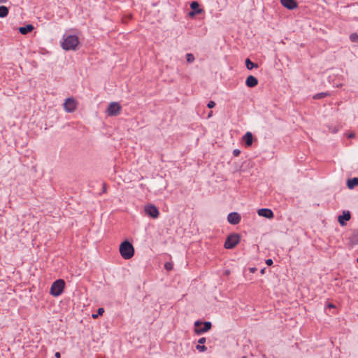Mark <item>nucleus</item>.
<instances>
[{"label": "nucleus", "mask_w": 358, "mask_h": 358, "mask_svg": "<svg viewBox=\"0 0 358 358\" xmlns=\"http://www.w3.org/2000/svg\"><path fill=\"white\" fill-rule=\"evenodd\" d=\"M119 250L124 259H129L134 255V248L128 241H124L120 244Z\"/></svg>", "instance_id": "nucleus-1"}, {"label": "nucleus", "mask_w": 358, "mask_h": 358, "mask_svg": "<svg viewBox=\"0 0 358 358\" xmlns=\"http://www.w3.org/2000/svg\"><path fill=\"white\" fill-rule=\"evenodd\" d=\"M79 43L78 38L75 35H69L62 43V47L65 50H76Z\"/></svg>", "instance_id": "nucleus-2"}, {"label": "nucleus", "mask_w": 358, "mask_h": 358, "mask_svg": "<svg viewBox=\"0 0 358 358\" xmlns=\"http://www.w3.org/2000/svg\"><path fill=\"white\" fill-rule=\"evenodd\" d=\"M65 281L62 279L55 280L51 285L50 293L54 296H59L64 292Z\"/></svg>", "instance_id": "nucleus-3"}, {"label": "nucleus", "mask_w": 358, "mask_h": 358, "mask_svg": "<svg viewBox=\"0 0 358 358\" xmlns=\"http://www.w3.org/2000/svg\"><path fill=\"white\" fill-rule=\"evenodd\" d=\"M212 324L210 322H201L197 320L194 322V333L196 335H201L208 331L211 329Z\"/></svg>", "instance_id": "nucleus-4"}, {"label": "nucleus", "mask_w": 358, "mask_h": 358, "mask_svg": "<svg viewBox=\"0 0 358 358\" xmlns=\"http://www.w3.org/2000/svg\"><path fill=\"white\" fill-rule=\"evenodd\" d=\"M241 241V236L238 234L233 233L229 234L225 240V248H234Z\"/></svg>", "instance_id": "nucleus-5"}, {"label": "nucleus", "mask_w": 358, "mask_h": 358, "mask_svg": "<svg viewBox=\"0 0 358 358\" xmlns=\"http://www.w3.org/2000/svg\"><path fill=\"white\" fill-rule=\"evenodd\" d=\"M122 106L117 102H112L109 104L106 112L109 116H116L121 112Z\"/></svg>", "instance_id": "nucleus-6"}, {"label": "nucleus", "mask_w": 358, "mask_h": 358, "mask_svg": "<svg viewBox=\"0 0 358 358\" xmlns=\"http://www.w3.org/2000/svg\"><path fill=\"white\" fill-rule=\"evenodd\" d=\"M144 210L145 214L153 219L157 218L159 215L158 208L153 204L146 205Z\"/></svg>", "instance_id": "nucleus-7"}, {"label": "nucleus", "mask_w": 358, "mask_h": 358, "mask_svg": "<svg viewBox=\"0 0 358 358\" xmlns=\"http://www.w3.org/2000/svg\"><path fill=\"white\" fill-rule=\"evenodd\" d=\"M64 109L69 112L72 113L73 112L76 108H77V102L76 101L71 97L66 99L64 103Z\"/></svg>", "instance_id": "nucleus-8"}, {"label": "nucleus", "mask_w": 358, "mask_h": 358, "mask_svg": "<svg viewBox=\"0 0 358 358\" xmlns=\"http://www.w3.org/2000/svg\"><path fill=\"white\" fill-rule=\"evenodd\" d=\"M241 215L236 212L231 213L227 215V221L231 224L235 225L238 224L241 221Z\"/></svg>", "instance_id": "nucleus-9"}, {"label": "nucleus", "mask_w": 358, "mask_h": 358, "mask_svg": "<svg viewBox=\"0 0 358 358\" xmlns=\"http://www.w3.org/2000/svg\"><path fill=\"white\" fill-rule=\"evenodd\" d=\"M259 216L266 217L267 219H271L273 217V213L271 209L268 208H260L257 210Z\"/></svg>", "instance_id": "nucleus-10"}, {"label": "nucleus", "mask_w": 358, "mask_h": 358, "mask_svg": "<svg viewBox=\"0 0 358 358\" xmlns=\"http://www.w3.org/2000/svg\"><path fill=\"white\" fill-rule=\"evenodd\" d=\"M280 3L285 8L289 10L295 9L298 6L295 0H280Z\"/></svg>", "instance_id": "nucleus-11"}, {"label": "nucleus", "mask_w": 358, "mask_h": 358, "mask_svg": "<svg viewBox=\"0 0 358 358\" xmlns=\"http://www.w3.org/2000/svg\"><path fill=\"white\" fill-rule=\"evenodd\" d=\"M350 219V213L348 210L343 211V215L338 216V222L341 226L345 225L347 221Z\"/></svg>", "instance_id": "nucleus-12"}, {"label": "nucleus", "mask_w": 358, "mask_h": 358, "mask_svg": "<svg viewBox=\"0 0 358 358\" xmlns=\"http://www.w3.org/2000/svg\"><path fill=\"white\" fill-rule=\"evenodd\" d=\"M245 83L248 87H253L257 85L258 80L255 76H249L246 79Z\"/></svg>", "instance_id": "nucleus-13"}, {"label": "nucleus", "mask_w": 358, "mask_h": 358, "mask_svg": "<svg viewBox=\"0 0 358 358\" xmlns=\"http://www.w3.org/2000/svg\"><path fill=\"white\" fill-rule=\"evenodd\" d=\"M34 29V27L31 24H27L24 27H21L19 28V31L20 34L25 35L28 33L31 32Z\"/></svg>", "instance_id": "nucleus-14"}, {"label": "nucleus", "mask_w": 358, "mask_h": 358, "mask_svg": "<svg viewBox=\"0 0 358 358\" xmlns=\"http://www.w3.org/2000/svg\"><path fill=\"white\" fill-rule=\"evenodd\" d=\"M243 139L245 141L247 146H250L252 144L253 137L251 132H247L243 137Z\"/></svg>", "instance_id": "nucleus-15"}, {"label": "nucleus", "mask_w": 358, "mask_h": 358, "mask_svg": "<svg viewBox=\"0 0 358 358\" xmlns=\"http://www.w3.org/2000/svg\"><path fill=\"white\" fill-rule=\"evenodd\" d=\"M347 185L349 189H352L355 186L358 185V178H353L352 179L348 180Z\"/></svg>", "instance_id": "nucleus-16"}, {"label": "nucleus", "mask_w": 358, "mask_h": 358, "mask_svg": "<svg viewBox=\"0 0 358 358\" xmlns=\"http://www.w3.org/2000/svg\"><path fill=\"white\" fill-rule=\"evenodd\" d=\"M8 14V8L6 6H0V17H5Z\"/></svg>", "instance_id": "nucleus-17"}, {"label": "nucleus", "mask_w": 358, "mask_h": 358, "mask_svg": "<svg viewBox=\"0 0 358 358\" xmlns=\"http://www.w3.org/2000/svg\"><path fill=\"white\" fill-rule=\"evenodd\" d=\"M245 65L248 70H251L253 68H257V65L250 61V59H246L245 60Z\"/></svg>", "instance_id": "nucleus-18"}, {"label": "nucleus", "mask_w": 358, "mask_h": 358, "mask_svg": "<svg viewBox=\"0 0 358 358\" xmlns=\"http://www.w3.org/2000/svg\"><path fill=\"white\" fill-rule=\"evenodd\" d=\"M190 8L193 11H196V10H203L202 8H199V3L196 1L191 2Z\"/></svg>", "instance_id": "nucleus-19"}, {"label": "nucleus", "mask_w": 358, "mask_h": 358, "mask_svg": "<svg viewBox=\"0 0 358 358\" xmlns=\"http://www.w3.org/2000/svg\"><path fill=\"white\" fill-rule=\"evenodd\" d=\"M186 59L188 63H192L195 59L194 56L192 53H187L186 55Z\"/></svg>", "instance_id": "nucleus-20"}, {"label": "nucleus", "mask_w": 358, "mask_h": 358, "mask_svg": "<svg viewBox=\"0 0 358 358\" xmlns=\"http://www.w3.org/2000/svg\"><path fill=\"white\" fill-rule=\"evenodd\" d=\"M196 349L197 350H199V352H206L207 350V348L203 345H199L198 344L196 346Z\"/></svg>", "instance_id": "nucleus-21"}, {"label": "nucleus", "mask_w": 358, "mask_h": 358, "mask_svg": "<svg viewBox=\"0 0 358 358\" xmlns=\"http://www.w3.org/2000/svg\"><path fill=\"white\" fill-rule=\"evenodd\" d=\"M104 313V309L103 308H99L97 310L96 314H93L92 317L93 318H97L99 315H101Z\"/></svg>", "instance_id": "nucleus-22"}, {"label": "nucleus", "mask_w": 358, "mask_h": 358, "mask_svg": "<svg viewBox=\"0 0 358 358\" xmlns=\"http://www.w3.org/2000/svg\"><path fill=\"white\" fill-rule=\"evenodd\" d=\"M173 264L171 262H166L164 264V268L166 271H171L173 269Z\"/></svg>", "instance_id": "nucleus-23"}, {"label": "nucleus", "mask_w": 358, "mask_h": 358, "mask_svg": "<svg viewBox=\"0 0 358 358\" xmlns=\"http://www.w3.org/2000/svg\"><path fill=\"white\" fill-rule=\"evenodd\" d=\"M203 12H204L203 10H196V11L192 10L191 12L189 13V15L190 17H194L195 15H196V14H201Z\"/></svg>", "instance_id": "nucleus-24"}, {"label": "nucleus", "mask_w": 358, "mask_h": 358, "mask_svg": "<svg viewBox=\"0 0 358 358\" xmlns=\"http://www.w3.org/2000/svg\"><path fill=\"white\" fill-rule=\"evenodd\" d=\"M131 18H132V15H126V16H124L122 18V22L124 23H127L129 22V20H130Z\"/></svg>", "instance_id": "nucleus-25"}, {"label": "nucleus", "mask_w": 358, "mask_h": 358, "mask_svg": "<svg viewBox=\"0 0 358 358\" xmlns=\"http://www.w3.org/2000/svg\"><path fill=\"white\" fill-rule=\"evenodd\" d=\"M350 39L352 41H358V36L357 34L354 33V34H352L350 35Z\"/></svg>", "instance_id": "nucleus-26"}, {"label": "nucleus", "mask_w": 358, "mask_h": 358, "mask_svg": "<svg viewBox=\"0 0 358 358\" xmlns=\"http://www.w3.org/2000/svg\"><path fill=\"white\" fill-rule=\"evenodd\" d=\"M215 106V103L213 101H210L207 104L208 108H213Z\"/></svg>", "instance_id": "nucleus-27"}, {"label": "nucleus", "mask_w": 358, "mask_h": 358, "mask_svg": "<svg viewBox=\"0 0 358 358\" xmlns=\"http://www.w3.org/2000/svg\"><path fill=\"white\" fill-rule=\"evenodd\" d=\"M206 338L205 337H202V338L199 339L198 343H199V345L200 344L203 345V343H206Z\"/></svg>", "instance_id": "nucleus-28"}, {"label": "nucleus", "mask_w": 358, "mask_h": 358, "mask_svg": "<svg viewBox=\"0 0 358 358\" xmlns=\"http://www.w3.org/2000/svg\"><path fill=\"white\" fill-rule=\"evenodd\" d=\"M240 150L238 149H235L234 151H233V153L235 156H238L240 154Z\"/></svg>", "instance_id": "nucleus-29"}, {"label": "nucleus", "mask_w": 358, "mask_h": 358, "mask_svg": "<svg viewBox=\"0 0 358 358\" xmlns=\"http://www.w3.org/2000/svg\"><path fill=\"white\" fill-rule=\"evenodd\" d=\"M266 264L268 266H271L273 264V261L271 259H268L266 261Z\"/></svg>", "instance_id": "nucleus-30"}, {"label": "nucleus", "mask_w": 358, "mask_h": 358, "mask_svg": "<svg viewBox=\"0 0 358 358\" xmlns=\"http://www.w3.org/2000/svg\"><path fill=\"white\" fill-rule=\"evenodd\" d=\"M55 357L56 358H60V357H61V354H60V352H55Z\"/></svg>", "instance_id": "nucleus-31"}, {"label": "nucleus", "mask_w": 358, "mask_h": 358, "mask_svg": "<svg viewBox=\"0 0 358 358\" xmlns=\"http://www.w3.org/2000/svg\"><path fill=\"white\" fill-rule=\"evenodd\" d=\"M212 115H213V111H210V112L208 113V114L207 117H208V118L212 116Z\"/></svg>", "instance_id": "nucleus-32"}, {"label": "nucleus", "mask_w": 358, "mask_h": 358, "mask_svg": "<svg viewBox=\"0 0 358 358\" xmlns=\"http://www.w3.org/2000/svg\"><path fill=\"white\" fill-rule=\"evenodd\" d=\"M8 0H0V3H6L7 2Z\"/></svg>", "instance_id": "nucleus-33"}, {"label": "nucleus", "mask_w": 358, "mask_h": 358, "mask_svg": "<svg viewBox=\"0 0 358 358\" xmlns=\"http://www.w3.org/2000/svg\"><path fill=\"white\" fill-rule=\"evenodd\" d=\"M250 271H251V272H252V273H253V272H255V268H252L250 269Z\"/></svg>", "instance_id": "nucleus-34"}, {"label": "nucleus", "mask_w": 358, "mask_h": 358, "mask_svg": "<svg viewBox=\"0 0 358 358\" xmlns=\"http://www.w3.org/2000/svg\"><path fill=\"white\" fill-rule=\"evenodd\" d=\"M103 192H106V191L105 185H103Z\"/></svg>", "instance_id": "nucleus-35"}, {"label": "nucleus", "mask_w": 358, "mask_h": 358, "mask_svg": "<svg viewBox=\"0 0 358 358\" xmlns=\"http://www.w3.org/2000/svg\"><path fill=\"white\" fill-rule=\"evenodd\" d=\"M329 308H332V307H334V306H333V305H331V304H329Z\"/></svg>", "instance_id": "nucleus-36"}, {"label": "nucleus", "mask_w": 358, "mask_h": 358, "mask_svg": "<svg viewBox=\"0 0 358 358\" xmlns=\"http://www.w3.org/2000/svg\"><path fill=\"white\" fill-rule=\"evenodd\" d=\"M322 96L321 95H319V94H317V96L315 97H321Z\"/></svg>", "instance_id": "nucleus-37"}, {"label": "nucleus", "mask_w": 358, "mask_h": 358, "mask_svg": "<svg viewBox=\"0 0 358 358\" xmlns=\"http://www.w3.org/2000/svg\"><path fill=\"white\" fill-rule=\"evenodd\" d=\"M352 137H353V134L349 135V138H352Z\"/></svg>", "instance_id": "nucleus-38"}, {"label": "nucleus", "mask_w": 358, "mask_h": 358, "mask_svg": "<svg viewBox=\"0 0 358 358\" xmlns=\"http://www.w3.org/2000/svg\"><path fill=\"white\" fill-rule=\"evenodd\" d=\"M357 262H358V257H357Z\"/></svg>", "instance_id": "nucleus-39"}]
</instances>
